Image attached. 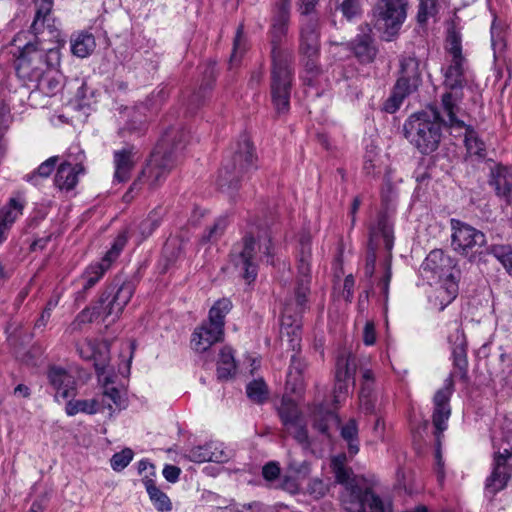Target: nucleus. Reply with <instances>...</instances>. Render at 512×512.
<instances>
[{
  "mask_svg": "<svg viewBox=\"0 0 512 512\" xmlns=\"http://www.w3.org/2000/svg\"><path fill=\"white\" fill-rule=\"evenodd\" d=\"M209 443H206L204 445H199L192 447L188 451V457L191 461L202 463V462H208L211 461V455L209 450Z\"/></svg>",
  "mask_w": 512,
  "mask_h": 512,
  "instance_id": "nucleus-61",
  "label": "nucleus"
},
{
  "mask_svg": "<svg viewBox=\"0 0 512 512\" xmlns=\"http://www.w3.org/2000/svg\"><path fill=\"white\" fill-rule=\"evenodd\" d=\"M182 251L180 244L176 239L168 240L163 247V256L169 261L173 262L180 257Z\"/></svg>",
  "mask_w": 512,
  "mask_h": 512,
  "instance_id": "nucleus-63",
  "label": "nucleus"
},
{
  "mask_svg": "<svg viewBox=\"0 0 512 512\" xmlns=\"http://www.w3.org/2000/svg\"><path fill=\"white\" fill-rule=\"evenodd\" d=\"M290 19L289 0H280L276 4L271 21V98L278 114H285L290 109V95L294 77L293 52L282 46L288 33Z\"/></svg>",
  "mask_w": 512,
  "mask_h": 512,
  "instance_id": "nucleus-2",
  "label": "nucleus"
},
{
  "mask_svg": "<svg viewBox=\"0 0 512 512\" xmlns=\"http://www.w3.org/2000/svg\"><path fill=\"white\" fill-rule=\"evenodd\" d=\"M491 45L494 50L496 51H502L505 47V41H504V30L503 26L497 22V19L494 18L491 29Z\"/></svg>",
  "mask_w": 512,
  "mask_h": 512,
  "instance_id": "nucleus-52",
  "label": "nucleus"
},
{
  "mask_svg": "<svg viewBox=\"0 0 512 512\" xmlns=\"http://www.w3.org/2000/svg\"><path fill=\"white\" fill-rule=\"evenodd\" d=\"M16 74L27 86L39 81L48 69H55L60 64L58 48H38L37 44L28 42L18 46Z\"/></svg>",
  "mask_w": 512,
  "mask_h": 512,
  "instance_id": "nucleus-6",
  "label": "nucleus"
},
{
  "mask_svg": "<svg viewBox=\"0 0 512 512\" xmlns=\"http://www.w3.org/2000/svg\"><path fill=\"white\" fill-rule=\"evenodd\" d=\"M133 451L130 448H125L122 451L115 453L110 462L114 471H121L126 468L133 459Z\"/></svg>",
  "mask_w": 512,
  "mask_h": 512,
  "instance_id": "nucleus-51",
  "label": "nucleus"
},
{
  "mask_svg": "<svg viewBox=\"0 0 512 512\" xmlns=\"http://www.w3.org/2000/svg\"><path fill=\"white\" fill-rule=\"evenodd\" d=\"M36 14L31 24V31L35 36L42 34L47 30L50 40L59 37V31L56 26V20L52 16L53 0H36Z\"/></svg>",
  "mask_w": 512,
  "mask_h": 512,
  "instance_id": "nucleus-18",
  "label": "nucleus"
},
{
  "mask_svg": "<svg viewBox=\"0 0 512 512\" xmlns=\"http://www.w3.org/2000/svg\"><path fill=\"white\" fill-rule=\"evenodd\" d=\"M127 243V236L126 233H120L116 239L114 240L111 248L106 252L105 256L103 257L104 261H107L109 264H111L113 261H115L118 256L120 255L121 251L125 247Z\"/></svg>",
  "mask_w": 512,
  "mask_h": 512,
  "instance_id": "nucleus-54",
  "label": "nucleus"
},
{
  "mask_svg": "<svg viewBox=\"0 0 512 512\" xmlns=\"http://www.w3.org/2000/svg\"><path fill=\"white\" fill-rule=\"evenodd\" d=\"M98 401L90 400H70L67 402L65 411L68 416H74L78 413L93 415L98 411Z\"/></svg>",
  "mask_w": 512,
  "mask_h": 512,
  "instance_id": "nucleus-39",
  "label": "nucleus"
},
{
  "mask_svg": "<svg viewBox=\"0 0 512 512\" xmlns=\"http://www.w3.org/2000/svg\"><path fill=\"white\" fill-rule=\"evenodd\" d=\"M488 251L503 264L507 272L512 276V249L509 246L496 245L488 248Z\"/></svg>",
  "mask_w": 512,
  "mask_h": 512,
  "instance_id": "nucleus-49",
  "label": "nucleus"
},
{
  "mask_svg": "<svg viewBox=\"0 0 512 512\" xmlns=\"http://www.w3.org/2000/svg\"><path fill=\"white\" fill-rule=\"evenodd\" d=\"M256 160L250 139L246 135L241 136L232 158L219 172L217 180L219 188L232 196L239 187L240 178L256 168Z\"/></svg>",
  "mask_w": 512,
  "mask_h": 512,
  "instance_id": "nucleus-7",
  "label": "nucleus"
},
{
  "mask_svg": "<svg viewBox=\"0 0 512 512\" xmlns=\"http://www.w3.org/2000/svg\"><path fill=\"white\" fill-rule=\"evenodd\" d=\"M215 79V64H210L204 71V82L201 84L199 91L191 97V104L194 102H200L205 93L211 90Z\"/></svg>",
  "mask_w": 512,
  "mask_h": 512,
  "instance_id": "nucleus-48",
  "label": "nucleus"
},
{
  "mask_svg": "<svg viewBox=\"0 0 512 512\" xmlns=\"http://www.w3.org/2000/svg\"><path fill=\"white\" fill-rule=\"evenodd\" d=\"M317 0H301L299 4V12L301 15L300 23L304 25L307 19L315 20L318 24V17L315 14Z\"/></svg>",
  "mask_w": 512,
  "mask_h": 512,
  "instance_id": "nucleus-57",
  "label": "nucleus"
},
{
  "mask_svg": "<svg viewBox=\"0 0 512 512\" xmlns=\"http://www.w3.org/2000/svg\"><path fill=\"white\" fill-rule=\"evenodd\" d=\"M319 49L318 24L315 20L307 19L300 27V53L303 56H319Z\"/></svg>",
  "mask_w": 512,
  "mask_h": 512,
  "instance_id": "nucleus-25",
  "label": "nucleus"
},
{
  "mask_svg": "<svg viewBox=\"0 0 512 512\" xmlns=\"http://www.w3.org/2000/svg\"><path fill=\"white\" fill-rule=\"evenodd\" d=\"M24 204L17 198H11L3 210V217L0 223H4L10 229L15 220L22 214Z\"/></svg>",
  "mask_w": 512,
  "mask_h": 512,
  "instance_id": "nucleus-44",
  "label": "nucleus"
},
{
  "mask_svg": "<svg viewBox=\"0 0 512 512\" xmlns=\"http://www.w3.org/2000/svg\"><path fill=\"white\" fill-rule=\"evenodd\" d=\"M232 308V302L228 298L219 299L214 303L209 311V321L221 325L224 330L225 316L229 313Z\"/></svg>",
  "mask_w": 512,
  "mask_h": 512,
  "instance_id": "nucleus-41",
  "label": "nucleus"
},
{
  "mask_svg": "<svg viewBox=\"0 0 512 512\" xmlns=\"http://www.w3.org/2000/svg\"><path fill=\"white\" fill-rule=\"evenodd\" d=\"M305 369V363L302 361V359L297 355L293 354L291 356V363L289 367V371L287 374L288 380L287 384H290L292 380L297 382L300 379V376Z\"/></svg>",
  "mask_w": 512,
  "mask_h": 512,
  "instance_id": "nucleus-62",
  "label": "nucleus"
},
{
  "mask_svg": "<svg viewBox=\"0 0 512 512\" xmlns=\"http://www.w3.org/2000/svg\"><path fill=\"white\" fill-rule=\"evenodd\" d=\"M342 439L347 443L348 452L351 456L359 452L358 425L355 419H350L340 427Z\"/></svg>",
  "mask_w": 512,
  "mask_h": 512,
  "instance_id": "nucleus-36",
  "label": "nucleus"
},
{
  "mask_svg": "<svg viewBox=\"0 0 512 512\" xmlns=\"http://www.w3.org/2000/svg\"><path fill=\"white\" fill-rule=\"evenodd\" d=\"M422 270L430 272L445 285H456L461 283V271L456 267L454 260L440 249H434L422 263Z\"/></svg>",
  "mask_w": 512,
  "mask_h": 512,
  "instance_id": "nucleus-14",
  "label": "nucleus"
},
{
  "mask_svg": "<svg viewBox=\"0 0 512 512\" xmlns=\"http://www.w3.org/2000/svg\"><path fill=\"white\" fill-rule=\"evenodd\" d=\"M209 450L211 462L225 463L230 459V451H228L223 443L209 442Z\"/></svg>",
  "mask_w": 512,
  "mask_h": 512,
  "instance_id": "nucleus-58",
  "label": "nucleus"
},
{
  "mask_svg": "<svg viewBox=\"0 0 512 512\" xmlns=\"http://www.w3.org/2000/svg\"><path fill=\"white\" fill-rule=\"evenodd\" d=\"M440 0H420L417 13V20L420 24L427 22L429 17H434L438 13V3Z\"/></svg>",
  "mask_w": 512,
  "mask_h": 512,
  "instance_id": "nucleus-50",
  "label": "nucleus"
},
{
  "mask_svg": "<svg viewBox=\"0 0 512 512\" xmlns=\"http://www.w3.org/2000/svg\"><path fill=\"white\" fill-rule=\"evenodd\" d=\"M457 290H428L427 299L430 309L443 311L455 298Z\"/></svg>",
  "mask_w": 512,
  "mask_h": 512,
  "instance_id": "nucleus-32",
  "label": "nucleus"
},
{
  "mask_svg": "<svg viewBox=\"0 0 512 512\" xmlns=\"http://www.w3.org/2000/svg\"><path fill=\"white\" fill-rule=\"evenodd\" d=\"M465 130V147L469 155H474L480 158L485 157L486 149L484 142L479 138L477 132L470 125L463 128Z\"/></svg>",
  "mask_w": 512,
  "mask_h": 512,
  "instance_id": "nucleus-37",
  "label": "nucleus"
},
{
  "mask_svg": "<svg viewBox=\"0 0 512 512\" xmlns=\"http://www.w3.org/2000/svg\"><path fill=\"white\" fill-rule=\"evenodd\" d=\"M84 172L85 168L81 163L72 165L70 162L64 161L56 171L55 186L61 191H71L78 183V176Z\"/></svg>",
  "mask_w": 512,
  "mask_h": 512,
  "instance_id": "nucleus-24",
  "label": "nucleus"
},
{
  "mask_svg": "<svg viewBox=\"0 0 512 512\" xmlns=\"http://www.w3.org/2000/svg\"><path fill=\"white\" fill-rule=\"evenodd\" d=\"M376 249L375 247H368L365 266L364 276L370 280V285L377 286L379 288H388L392 276L391 272V256H389L383 263V265L376 270Z\"/></svg>",
  "mask_w": 512,
  "mask_h": 512,
  "instance_id": "nucleus-20",
  "label": "nucleus"
},
{
  "mask_svg": "<svg viewBox=\"0 0 512 512\" xmlns=\"http://www.w3.org/2000/svg\"><path fill=\"white\" fill-rule=\"evenodd\" d=\"M307 302V294L305 290H295L293 300L286 302L282 310L281 334L289 338L290 347L293 351L300 349L301 341V324L297 317L290 315L291 311L299 314L303 311Z\"/></svg>",
  "mask_w": 512,
  "mask_h": 512,
  "instance_id": "nucleus-13",
  "label": "nucleus"
},
{
  "mask_svg": "<svg viewBox=\"0 0 512 512\" xmlns=\"http://www.w3.org/2000/svg\"><path fill=\"white\" fill-rule=\"evenodd\" d=\"M257 239L253 232H246L241 241L235 243L230 252L231 262L239 268L246 285H251L257 277V265L254 262Z\"/></svg>",
  "mask_w": 512,
  "mask_h": 512,
  "instance_id": "nucleus-12",
  "label": "nucleus"
},
{
  "mask_svg": "<svg viewBox=\"0 0 512 512\" xmlns=\"http://www.w3.org/2000/svg\"><path fill=\"white\" fill-rule=\"evenodd\" d=\"M340 425L338 416L328 410L322 408L317 409L313 414V428L319 431L321 434L330 437L329 428L330 425Z\"/></svg>",
  "mask_w": 512,
  "mask_h": 512,
  "instance_id": "nucleus-33",
  "label": "nucleus"
},
{
  "mask_svg": "<svg viewBox=\"0 0 512 512\" xmlns=\"http://www.w3.org/2000/svg\"><path fill=\"white\" fill-rule=\"evenodd\" d=\"M142 482L156 510L159 512H169L172 510V503L169 497L156 486L153 478L144 476Z\"/></svg>",
  "mask_w": 512,
  "mask_h": 512,
  "instance_id": "nucleus-29",
  "label": "nucleus"
},
{
  "mask_svg": "<svg viewBox=\"0 0 512 512\" xmlns=\"http://www.w3.org/2000/svg\"><path fill=\"white\" fill-rule=\"evenodd\" d=\"M346 455L335 456L331 467L337 483L342 485L340 500L346 512H392L389 503H385L370 489L363 488L351 468L346 466Z\"/></svg>",
  "mask_w": 512,
  "mask_h": 512,
  "instance_id": "nucleus-3",
  "label": "nucleus"
},
{
  "mask_svg": "<svg viewBox=\"0 0 512 512\" xmlns=\"http://www.w3.org/2000/svg\"><path fill=\"white\" fill-rule=\"evenodd\" d=\"M343 252H344V243L342 240H340L338 243V247H337V255L335 256V259L333 261V266H332L335 285H340L341 278H342V276H344Z\"/></svg>",
  "mask_w": 512,
  "mask_h": 512,
  "instance_id": "nucleus-60",
  "label": "nucleus"
},
{
  "mask_svg": "<svg viewBox=\"0 0 512 512\" xmlns=\"http://www.w3.org/2000/svg\"><path fill=\"white\" fill-rule=\"evenodd\" d=\"M311 259L312 247L311 238L308 235L302 236L299 243L297 254V284L299 288L307 287L311 284Z\"/></svg>",
  "mask_w": 512,
  "mask_h": 512,
  "instance_id": "nucleus-22",
  "label": "nucleus"
},
{
  "mask_svg": "<svg viewBox=\"0 0 512 512\" xmlns=\"http://www.w3.org/2000/svg\"><path fill=\"white\" fill-rule=\"evenodd\" d=\"M491 184L496 194L507 203L512 202V169L497 165L491 172Z\"/></svg>",
  "mask_w": 512,
  "mask_h": 512,
  "instance_id": "nucleus-27",
  "label": "nucleus"
},
{
  "mask_svg": "<svg viewBox=\"0 0 512 512\" xmlns=\"http://www.w3.org/2000/svg\"><path fill=\"white\" fill-rule=\"evenodd\" d=\"M420 84L419 61L413 56L402 57L400 59V76L394 86L392 95L386 101V111L395 112L403 100L416 91Z\"/></svg>",
  "mask_w": 512,
  "mask_h": 512,
  "instance_id": "nucleus-11",
  "label": "nucleus"
},
{
  "mask_svg": "<svg viewBox=\"0 0 512 512\" xmlns=\"http://www.w3.org/2000/svg\"><path fill=\"white\" fill-rule=\"evenodd\" d=\"M223 334L224 330L221 328V325L208 320L193 332L191 346L197 352H205L214 343L220 341Z\"/></svg>",
  "mask_w": 512,
  "mask_h": 512,
  "instance_id": "nucleus-21",
  "label": "nucleus"
},
{
  "mask_svg": "<svg viewBox=\"0 0 512 512\" xmlns=\"http://www.w3.org/2000/svg\"><path fill=\"white\" fill-rule=\"evenodd\" d=\"M146 129L145 119L136 111L133 112L132 119L127 125L119 130L121 135H125L126 132L141 134Z\"/></svg>",
  "mask_w": 512,
  "mask_h": 512,
  "instance_id": "nucleus-55",
  "label": "nucleus"
},
{
  "mask_svg": "<svg viewBox=\"0 0 512 512\" xmlns=\"http://www.w3.org/2000/svg\"><path fill=\"white\" fill-rule=\"evenodd\" d=\"M133 290H104L95 303L102 322L114 323L132 297Z\"/></svg>",
  "mask_w": 512,
  "mask_h": 512,
  "instance_id": "nucleus-15",
  "label": "nucleus"
},
{
  "mask_svg": "<svg viewBox=\"0 0 512 512\" xmlns=\"http://www.w3.org/2000/svg\"><path fill=\"white\" fill-rule=\"evenodd\" d=\"M304 57V68L306 76H304V82L308 85L313 84V78L320 73V67L318 65L319 56H303Z\"/></svg>",
  "mask_w": 512,
  "mask_h": 512,
  "instance_id": "nucleus-56",
  "label": "nucleus"
},
{
  "mask_svg": "<svg viewBox=\"0 0 512 512\" xmlns=\"http://www.w3.org/2000/svg\"><path fill=\"white\" fill-rule=\"evenodd\" d=\"M356 371L355 357L351 354L342 353L337 357L335 365V380L353 379Z\"/></svg>",
  "mask_w": 512,
  "mask_h": 512,
  "instance_id": "nucleus-31",
  "label": "nucleus"
},
{
  "mask_svg": "<svg viewBox=\"0 0 512 512\" xmlns=\"http://www.w3.org/2000/svg\"><path fill=\"white\" fill-rule=\"evenodd\" d=\"M236 373V363L231 347L225 346L220 350L217 361V377L219 380H228Z\"/></svg>",
  "mask_w": 512,
  "mask_h": 512,
  "instance_id": "nucleus-30",
  "label": "nucleus"
},
{
  "mask_svg": "<svg viewBox=\"0 0 512 512\" xmlns=\"http://www.w3.org/2000/svg\"><path fill=\"white\" fill-rule=\"evenodd\" d=\"M287 433L290 434L300 445H302L303 448L307 449L310 447L308 431L303 421H300L291 426V431Z\"/></svg>",
  "mask_w": 512,
  "mask_h": 512,
  "instance_id": "nucleus-59",
  "label": "nucleus"
},
{
  "mask_svg": "<svg viewBox=\"0 0 512 512\" xmlns=\"http://www.w3.org/2000/svg\"><path fill=\"white\" fill-rule=\"evenodd\" d=\"M99 321H101V316L94 304L91 307L85 308L76 316L74 321L70 324V329L72 332L81 331L85 325Z\"/></svg>",
  "mask_w": 512,
  "mask_h": 512,
  "instance_id": "nucleus-40",
  "label": "nucleus"
},
{
  "mask_svg": "<svg viewBox=\"0 0 512 512\" xmlns=\"http://www.w3.org/2000/svg\"><path fill=\"white\" fill-rule=\"evenodd\" d=\"M452 250L473 262L484 252H488L486 235L475 227L459 219L450 220Z\"/></svg>",
  "mask_w": 512,
  "mask_h": 512,
  "instance_id": "nucleus-9",
  "label": "nucleus"
},
{
  "mask_svg": "<svg viewBox=\"0 0 512 512\" xmlns=\"http://www.w3.org/2000/svg\"><path fill=\"white\" fill-rule=\"evenodd\" d=\"M226 228V220L218 219L208 232L202 236V241L211 242L216 241L224 232Z\"/></svg>",
  "mask_w": 512,
  "mask_h": 512,
  "instance_id": "nucleus-64",
  "label": "nucleus"
},
{
  "mask_svg": "<svg viewBox=\"0 0 512 512\" xmlns=\"http://www.w3.org/2000/svg\"><path fill=\"white\" fill-rule=\"evenodd\" d=\"M47 379L55 391V399H67L75 395L76 380L65 368L57 365H50L47 369Z\"/></svg>",
  "mask_w": 512,
  "mask_h": 512,
  "instance_id": "nucleus-17",
  "label": "nucleus"
},
{
  "mask_svg": "<svg viewBox=\"0 0 512 512\" xmlns=\"http://www.w3.org/2000/svg\"><path fill=\"white\" fill-rule=\"evenodd\" d=\"M96 46L92 34H80L72 43V52L74 55L84 58L87 57Z\"/></svg>",
  "mask_w": 512,
  "mask_h": 512,
  "instance_id": "nucleus-42",
  "label": "nucleus"
},
{
  "mask_svg": "<svg viewBox=\"0 0 512 512\" xmlns=\"http://www.w3.org/2000/svg\"><path fill=\"white\" fill-rule=\"evenodd\" d=\"M461 101L462 94L449 91L441 96L439 109L431 107V114L427 111L412 114L403 126L405 138L422 154L434 152L441 142V125L451 133L460 132L465 127L461 119Z\"/></svg>",
  "mask_w": 512,
  "mask_h": 512,
  "instance_id": "nucleus-1",
  "label": "nucleus"
},
{
  "mask_svg": "<svg viewBox=\"0 0 512 512\" xmlns=\"http://www.w3.org/2000/svg\"><path fill=\"white\" fill-rule=\"evenodd\" d=\"M408 0H378L372 9L374 27L384 33L385 40L395 36L407 15Z\"/></svg>",
  "mask_w": 512,
  "mask_h": 512,
  "instance_id": "nucleus-10",
  "label": "nucleus"
},
{
  "mask_svg": "<svg viewBox=\"0 0 512 512\" xmlns=\"http://www.w3.org/2000/svg\"><path fill=\"white\" fill-rule=\"evenodd\" d=\"M110 266L111 264L104 261L103 258L101 262L90 265L84 274V279L86 281L84 288H91L94 286Z\"/></svg>",
  "mask_w": 512,
  "mask_h": 512,
  "instance_id": "nucleus-45",
  "label": "nucleus"
},
{
  "mask_svg": "<svg viewBox=\"0 0 512 512\" xmlns=\"http://www.w3.org/2000/svg\"><path fill=\"white\" fill-rule=\"evenodd\" d=\"M383 241L385 248L391 251L394 244L393 226L386 215L378 217L376 225L370 228L368 247H377Z\"/></svg>",
  "mask_w": 512,
  "mask_h": 512,
  "instance_id": "nucleus-26",
  "label": "nucleus"
},
{
  "mask_svg": "<svg viewBox=\"0 0 512 512\" xmlns=\"http://www.w3.org/2000/svg\"><path fill=\"white\" fill-rule=\"evenodd\" d=\"M349 46L355 57L364 64L373 62L378 52L374 40L368 34L357 35Z\"/></svg>",
  "mask_w": 512,
  "mask_h": 512,
  "instance_id": "nucleus-28",
  "label": "nucleus"
},
{
  "mask_svg": "<svg viewBox=\"0 0 512 512\" xmlns=\"http://www.w3.org/2000/svg\"><path fill=\"white\" fill-rule=\"evenodd\" d=\"M138 159V152L133 145H126L119 150H115L113 153L114 181L118 183L128 181Z\"/></svg>",
  "mask_w": 512,
  "mask_h": 512,
  "instance_id": "nucleus-19",
  "label": "nucleus"
},
{
  "mask_svg": "<svg viewBox=\"0 0 512 512\" xmlns=\"http://www.w3.org/2000/svg\"><path fill=\"white\" fill-rule=\"evenodd\" d=\"M336 8L341 11L347 20L361 15V0H335Z\"/></svg>",
  "mask_w": 512,
  "mask_h": 512,
  "instance_id": "nucleus-47",
  "label": "nucleus"
},
{
  "mask_svg": "<svg viewBox=\"0 0 512 512\" xmlns=\"http://www.w3.org/2000/svg\"><path fill=\"white\" fill-rule=\"evenodd\" d=\"M76 347L83 360L92 361L97 373L104 374L110 361L109 346L106 342L85 339Z\"/></svg>",
  "mask_w": 512,
  "mask_h": 512,
  "instance_id": "nucleus-16",
  "label": "nucleus"
},
{
  "mask_svg": "<svg viewBox=\"0 0 512 512\" xmlns=\"http://www.w3.org/2000/svg\"><path fill=\"white\" fill-rule=\"evenodd\" d=\"M187 138L183 129L171 128L165 132L140 174L150 189H156L166 180L175 165V153L183 149Z\"/></svg>",
  "mask_w": 512,
  "mask_h": 512,
  "instance_id": "nucleus-4",
  "label": "nucleus"
},
{
  "mask_svg": "<svg viewBox=\"0 0 512 512\" xmlns=\"http://www.w3.org/2000/svg\"><path fill=\"white\" fill-rule=\"evenodd\" d=\"M31 86L35 87L47 96H53L60 91L61 82L58 78L57 72L53 71V69H48L45 74L40 77L39 81H36Z\"/></svg>",
  "mask_w": 512,
  "mask_h": 512,
  "instance_id": "nucleus-34",
  "label": "nucleus"
},
{
  "mask_svg": "<svg viewBox=\"0 0 512 512\" xmlns=\"http://www.w3.org/2000/svg\"><path fill=\"white\" fill-rule=\"evenodd\" d=\"M127 243V236L126 233H120L116 239L114 240L111 248L106 252L105 256L103 257L104 261H107L109 264H111L113 261H115L118 256L120 255L121 251L125 247Z\"/></svg>",
  "mask_w": 512,
  "mask_h": 512,
  "instance_id": "nucleus-53",
  "label": "nucleus"
},
{
  "mask_svg": "<svg viewBox=\"0 0 512 512\" xmlns=\"http://www.w3.org/2000/svg\"><path fill=\"white\" fill-rule=\"evenodd\" d=\"M468 67L466 59H451L449 66L444 71L445 88L453 90H462L467 82Z\"/></svg>",
  "mask_w": 512,
  "mask_h": 512,
  "instance_id": "nucleus-23",
  "label": "nucleus"
},
{
  "mask_svg": "<svg viewBox=\"0 0 512 512\" xmlns=\"http://www.w3.org/2000/svg\"><path fill=\"white\" fill-rule=\"evenodd\" d=\"M281 422L286 429V432L291 431V426L302 421L300 412L297 406L291 401H282L281 406L278 409Z\"/></svg>",
  "mask_w": 512,
  "mask_h": 512,
  "instance_id": "nucleus-38",
  "label": "nucleus"
},
{
  "mask_svg": "<svg viewBox=\"0 0 512 512\" xmlns=\"http://www.w3.org/2000/svg\"><path fill=\"white\" fill-rule=\"evenodd\" d=\"M512 423H507L504 429L502 443L493 438L495 452L493 469L485 482V493L493 497L497 492L503 490L511 477L512 466L508 463L512 458Z\"/></svg>",
  "mask_w": 512,
  "mask_h": 512,
  "instance_id": "nucleus-8",
  "label": "nucleus"
},
{
  "mask_svg": "<svg viewBox=\"0 0 512 512\" xmlns=\"http://www.w3.org/2000/svg\"><path fill=\"white\" fill-rule=\"evenodd\" d=\"M59 157L58 156H52L42 162L37 169L32 171L29 174H26L24 176L25 181L33 184L34 186H37L40 184L41 180L47 179L52 172L54 171L57 163H58Z\"/></svg>",
  "mask_w": 512,
  "mask_h": 512,
  "instance_id": "nucleus-35",
  "label": "nucleus"
},
{
  "mask_svg": "<svg viewBox=\"0 0 512 512\" xmlns=\"http://www.w3.org/2000/svg\"><path fill=\"white\" fill-rule=\"evenodd\" d=\"M461 339H464V336H461ZM452 358L453 370L433 396V421L440 432L447 429V422L451 416L450 399L454 393V377H459L464 383L469 381L467 349L464 340L453 347Z\"/></svg>",
  "mask_w": 512,
  "mask_h": 512,
  "instance_id": "nucleus-5",
  "label": "nucleus"
},
{
  "mask_svg": "<svg viewBox=\"0 0 512 512\" xmlns=\"http://www.w3.org/2000/svg\"><path fill=\"white\" fill-rule=\"evenodd\" d=\"M461 42V34L455 29V27L448 29L446 50L451 55L452 59H465L462 54Z\"/></svg>",
  "mask_w": 512,
  "mask_h": 512,
  "instance_id": "nucleus-43",
  "label": "nucleus"
},
{
  "mask_svg": "<svg viewBox=\"0 0 512 512\" xmlns=\"http://www.w3.org/2000/svg\"><path fill=\"white\" fill-rule=\"evenodd\" d=\"M246 393L249 399L256 403H263L268 397V389L263 379L253 380L247 384Z\"/></svg>",
  "mask_w": 512,
  "mask_h": 512,
  "instance_id": "nucleus-46",
  "label": "nucleus"
}]
</instances>
